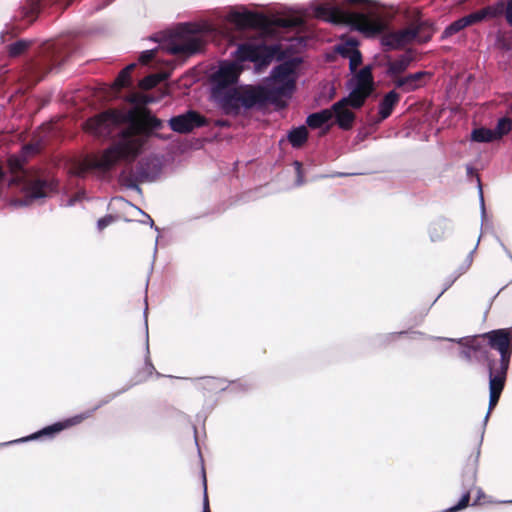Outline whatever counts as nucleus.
<instances>
[{
	"mask_svg": "<svg viewBox=\"0 0 512 512\" xmlns=\"http://www.w3.org/2000/svg\"><path fill=\"white\" fill-rule=\"evenodd\" d=\"M301 61L300 57H293L274 66L265 82L241 85V66L222 60L209 77V98L222 114L232 117L263 111L268 106L285 109L296 90V68Z\"/></svg>",
	"mask_w": 512,
	"mask_h": 512,
	"instance_id": "nucleus-1",
	"label": "nucleus"
},
{
	"mask_svg": "<svg viewBox=\"0 0 512 512\" xmlns=\"http://www.w3.org/2000/svg\"><path fill=\"white\" fill-rule=\"evenodd\" d=\"M79 49L77 39L70 36L39 44L33 56L24 63L19 75L20 80L34 86L49 72L59 69Z\"/></svg>",
	"mask_w": 512,
	"mask_h": 512,
	"instance_id": "nucleus-2",
	"label": "nucleus"
},
{
	"mask_svg": "<svg viewBox=\"0 0 512 512\" xmlns=\"http://www.w3.org/2000/svg\"><path fill=\"white\" fill-rule=\"evenodd\" d=\"M285 51L280 44H240L237 49L232 53L234 60L243 69L244 62H252L254 64L255 73H262L274 61L284 63L288 60L285 59ZM292 58H290L291 60Z\"/></svg>",
	"mask_w": 512,
	"mask_h": 512,
	"instance_id": "nucleus-3",
	"label": "nucleus"
},
{
	"mask_svg": "<svg viewBox=\"0 0 512 512\" xmlns=\"http://www.w3.org/2000/svg\"><path fill=\"white\" fill-rule=\"evenodd\" d=\"M164 163L161 156L150 154L142 157L135 168H125L119 174V183L128 190L142 194L139 183H153L161 175Z\"/></svg>",
	"mask_w": 512,
	"mask_h": 512,
	"instance_id": "nucleus-4",
	"label": "nucleus"
},
{
	"mask_svg": "<svg viewBox=\"0 0 512 512\" xmlns=\"http://www.w3.org/2000/svg\"><path fill=\"white\" fill-rule=\"evenodd\" d=\"M127 390H128V388H122L115 393L107 395L104 399H102L96 406H94L90 410H87L80 414L74 415V416L64 419L62 421H57L55 423L47 425V426L39 429L38 431L31 433L30 435L21 437L19 439L11 440L8 442H4L2 445H14V444L26 443V442L37 441V440H42V439H53L57 434H59L63 430H65L69 427H72L74 425L80 424L85 419L91 417L95 411H97L102 406L108 404L114 398H116L117 396L126 392Z\"/></svg>",
	"mask_w": 512,
	"mask_h": 512,
	"instance_id": "nucleus-5",
	"label": "nucleus"
},
{
	"mask_svg": "<svg viewBox=\"0 0 512 512\" xmlns=\"http://www.w3.org/2000/svg\"><path fill=\"white\" fill-rule=\"evenodd\" d=\"M20 185L24 196L16 199L14 205L26 207L36 200L47 198L56 190L57 182L46 171L34 170L21 177Z\"/></svg>",
	"mask_w": 512,
	"mask_h": 512,
	"instance_id": "nucleus-6",
	"label": "nucleus"
},
{
	"mask_svg": "<svg viewBox=\"0 0 512 512\" xmlns=\"http://www.w3.org/2000/svg\"><path fill=\"white\" fill-rule=\"evenodd\" d=\"M160 47L169 54L190 57L202 52L204 41L191 24L185 23L173 35L161 41Z\"/></svg>",
	"mask_w": 512,
	"mask_h": 512,
	"instance_id": "nucleus-7",
	"label": "nucleus"
},
{
	"mask_svg": "<svg viewBox=\"0 0 512 512\" xmlns=\"http://www.w3.org/2000/svg\"><path fill=\"white\" fill-rule=\"evenodd\" d=\"M491 349L496 350L499 361H496V371L508 373L512 356V329L499 328L488 331L482 335Z\"/></svg>",
	"mask_w": 512,
	"mask_h": 512,
	"instance_id": "nucleus-8",
	"label": "nucleus"
},
{
	"mask_svg": "<svg viewBox=\"0 0 512 512\" xmlns=\"http://www.w3.org/2000/svg\"><path fill=\"white\" fill-rule=\"evenodd\" d=\"M137 156V149L129 137H125L106 148L99 161L105 170H111L120 162H132Z\"/></svg>",
	"mask_w": 512,
	"mask_h": 512,
	"instance_id": "nucleus-9",
	"label": "nucleus"
},
{
	"mask_svg": "<svg viewBox=\"0 0 512 512\" xmlns=\"http://www.w3.org/2000/svg\"><path fill=\"white\" fill-rule=\"evenodd\" d=\"M429 339L435 341H448L454 342L461 346L459 351L460 357L463 358L467 363L473 361L480 362L485 360L487 362V370L489 371V363L493 361L496 364V359L491 358L489 352L483 347L478 341L477 337H462V338H449L439 336H428Z\"/></svg>",
	"mask_w": 512,
	"mask_h": 512,
	"instance_id": "nucleus-10",
	"label": "nucleus"
},
{
	"mask_svg": "<svg viewBox=\"0 0 512 512\" xmlns=\"http://www.w3.org/2000/svg\"><path fill=\"white\" fill-rule=\"evenodd\" d=\"M208 124L209 120L194 109L172 116L168 121L170 129L179 134L190 133L195 129L208 126Z\"/></svg>",
	"mask_w": 512,
	"mask_h": 512,
	"instance_id": "nucleus-11",
	"label": "nucleus"
},
{
	"mask_svg": "<svg viewBox=\"0 0 512 512\" xmlns=\"http://www.w3.org/2000/svg\"><path fill=\"white\" fill-rule=\"evenodd\" d=\"M507 374L505 372L496 371V366L493 361L489 363V372H488V386H489V402H488V411L483 419V427L482 432H485V427L489 420L490 414L492 410L496 407L499 402L500 396L504 390Z\"/></svg>",
	"mask_w": 512,
	"mask_h": 512,
	"instance_id": "nucleus-12",
	"label": "nucleus"
},
{
	"mask_svg": "<svg viewBox=\"0 0 512 512\" xmlns=\"http://www.w3.org/2000/svg\"><path fill=\"white\" fill-rule=\"evenodd\" d=\"M228 16L230 20L243 27L253 26L264 18L261 13L251 11L246 6L231 7Z\"/></svg>",
	"mask_w": 512,
	"mask_h": 512,
	"instance_id": "nucleus-13",
	"label": "nucleus"
},
{
	"mask_svg": "<svg viewBox=\"0 0 512 512\" xmlns=\"http://www.w3.org/2000/svg\"><path fill=\"white\" fill-rule=\"evenodd\" d=\"M147 310H148V307L146 306V308L144 309V312H143V315H144V324H145V355H144V369L145 371L147 372V375L146 376H142V373L141 372H138L137 373V379L132 382L130 385H128L126 388H128V390L133 387L134 385L136 384H139V383H142L144 381L147 380L148 376H151L153 374H155L157 377H161L162 374L157 372L155 370V367L153 365V363L151 362V359H150V349H149V333H148V320H147Z\"/></svg>",
	"mask_w": 512,
	"mask_h": 512,
	"instance_id": "nucleus-14",
	"label": "nucleus"
},
{
	"mask_svg": "<svg viewBox=\"0 0 512 512\" xmlns=\"http://www.w3.org/2000/svg\"><path fill=\"white\" fill-rule=\"evenodd\" d=\"M413 61L414 57L410 52L403 53L394 60L391 58V62H387L388 69L385 70V75L394 81L409 68Z\"/></svg>",
	"mask_w": 512,
	"mask_h": 512,
	"instance_id": "nucleus-15",
	"label": "nucleus"
},
{
	"mask_svg": "<svg viewBox=\"0 0 512 512\" xmlns=\"http://www.w3.org/2000/svg\"><path fill=\"white\" fill-rule=\"evenodd\" d=\"M86 130L97 138H107L111 134V126L107 118L96 115L85 122Z\"/></svg>",
	"mask_w": 512,
	"mask_h": 512,
	"instance_id": "nucleus-16",
	"label": "nucleus"
},
{
	"mask_svg": "<svg viewBox=\"0 0 512 512\" xmlns=\"http://www.w3.org/2000/svg\"><path fill=\"white\" fill-rule=\"evenodd\" d=\"M431 73L427 71H418L415 73H409L406 76L398 77L393 81L394 86L398 89H403L406 92L415 91L419 87H421L420 81L427 76H430Z\"/></svg>",
	"mask_w": 512,
	"mask_h": 512,
	"instance_id": "nucleus-17",
	"label": "nucleus"
},
{
	"mask_svg": "<svg viewBox=\"0 0 512 512\" xmlns=\"http://www.w3.org/2000/svg\"><path fill=\"white\" fill-rule=\"evenodd\" d=\"M351 89L348 96L342 97L338 101L332 104V109L334 111L339 110L340 108H344L346 106H350L354 109H360L366 100V95L362 94L359 87H348Z\"/></svg>",
	"mask_w": 512,
	"mask_h": 512,
	"instance_id": "nucleus-18",
	"label": "nucleus"
},
{
	"mask_svg": "<svg viewBox=\"0 0 512 512\" xmlns=\"http://www.w3.org/2000/svg\"><path fill=\"white\" fill-rule=\"evenodd\" d=\"M452 231L453 224L446 218L434 220L428 228L429 237L432 242L443 240L446 236L450 235Z\"/></svg>",
	"mask_w": 512,
	"mask_h": 512,
	"instance_id": "nucleus-19",
	"label": "nucleus"
},
{
	"mask_svg": "<svg viewBox=\"0 0 512 512\" xmlns=\"http://www.w3.org/2000/svg\"><path fill=\"white\" fill-rule=\"evenodd\" d=\"M400 101V94L395 90H391L384 95L378 105L379 121L387 119L393 112L394 108Z\"/></svg>",
	"mask_w": 512,
	"mask_h": 512,
	"instance_id": "nucleus-20",
	"label": "nucleus"
},
{
	"mask_svg": "<svg viewBox=\"0 0 512 512\" xmlns=\"http://www.w3.org/2000/svg\"><path fill=\"white\" fill-rule=\"evenodd\" d=\"M372 69L373 65L364 66L353 78L348 80L347 87H359L360 90L371 87L374 83Z\"/></svg>",
	"mask_w": 512,
	"mask_h": 512,
	"instance_id": "nucleus-21",
	"label": "nucleus"
},
{
	"mask_svg": "<svg viewBox=\"0 0 512 512\" xmlns=\"http://www.w3.org/2000/svg\"><path fill=\"white\" fill-rule=\"evenodd\" d=\"M333 109H321L317 112L310 113L306 117V125L311 129H319L326 125L333 118Z\"/></svg>",
	"mask_w": 512,
	"mask_h": 512,
	"instance_id": "nucleus-22",
	"label": "nucleus"
},
{
	"mask_svg": "<svg viewBox=\"0 0 512 512\" xmlns=\"http://www.w3.org/2000/svg\"><path fill=\"white\" fill-rule=\"evenodd\" d=\"M194 381L198 382V387L206 390L208 392H222L226 391L229 385H226V380L213 378V377H203L196 378Z\"/></svg>",
	"mask_w": 512,
	"mask_h": 512,
	"instance_id": "nucleus-23",
	"label": "nucleus"
},
{
	"mask_svg": "<svg viewBox=\"0 0 512 512\" xmlns=\"http://www.w3.org/2000/svg\"><path fill=\"white\" fill-rule=\"evenodd\" d=\"M287 139L293 148L302 147L308 140L306 125L292 127L287 133Z\"/></svg>",
	"mask_w": 512,
	"mask_h": 512,
	"instance_id": "nucleus-24",
	"label": "nucleus"
},
{
	"mask_svg": "<svg viewBox=\"0 0 512 512\" xmlns=\"http://www.w3.org/2000/svg\"><path fill=\"white\" fill-rule=\"evenodd\" d=\"M333 117H335L338 127L343 130L350 129L356 118L355 114L350 110L345 109V107L333 111Z\"/></svg>",
	"mask_w": 512,
	"mask_h": 512,
	"instance_id": "nucleus-25",
	"label": "nucleus"
},
{
	"mask_svg": "<svg viewBox=\"0 0 512 512\" xmlns=\"http://www.w3.org/2000/svg\"><path fill=\"white\" fill-rule=\"evenodd\" d=\"M470 139L477 143H490L496 141L492 130L484 126L474 128L471 131Z\"/></svg>",
	"mask_w": 512,
	"mask_h": 512,
	"instance_id": "nucleus-26",
	"label": "nucleus"
},
{
	"mask_svg": "<svg viewBox=\"0 0 512 512\" xmlns=\"http://www.w3.org/2000/svg\"><path fill=\"white\" fill-rule=\"evenodd\" d=\"M32 41L27 39H18L7 46V53L10 57L15 58L24 54L30 49Z\"/></svg>",
	"mask_w": 512,
	"mask_h": 512,
	"instance_id": "nucleus-27",
	"label": "nucleus"
},
{
	"mask_svg": "<svg viewBox=\"0 0 512 512\" xmlns=\"http://www.w3.org/2000/svg\"><path fill=\"white\" fill-rule=\"evenodd\" d=\"M512 129V121L509 117L504 116L498 119L496 126L491 129L492 133L497 140L502 139L505 135H507Z\"/></svg>",
	"mask_w": 512,
	"mask_h": 512,
	"instance_id": "nucleus-28",
	"label": "nucleus"
},
{
	"mask_svg": "<svg viewBox=\"0 0 512 512\" xmlns=\"http://www.w3.org/2000/svg\"><path fill=\"white\" fill-rule=\"evenodd\" d=\"M466 22L464 20V17H461L453 22H451L443 31L442 33V39L448 38L458 32H460L462 29L466 28Z\"/></svg>",
	"mask_w": 512,
	"mask_h": 512,
	"instance_id": "nucleus-29",
	"label": "nucleus"
},
{
	"mask_svg": "<svg viewBox=\"0 0 512 512\" xmlns=\"http://www.w3.org/2000/svg\"><path fill=\"white\" fill-rule=\"evenodd\" d=\"M43 146L44 142L42 139L24 145L22 147L23 158L27 160L30 156L40 153Z\"/></svg>",
	"mask_w": 512,
	"mask_h": 512,
	"instance_id": "nucleus-30",
	"label": "nucleus"
},
{
	"mask_svg": "<svg viewBox=\"0 0 512 512\" xmlns=\"http://www.w3.org/2000/svg\"><path fill=\"white\" fill-rule=\"evenodd\" d=\"M407 333H408V331L384 333V334L377 335L375 339L380 345H387L390 342L394 341L397 337H400Z\"/></svg>",
	"mask_w": 512,
	"mask_h": 512,
	"instance_id": "nucleus-31",
	"label": "nucleus"
},
{
	"mask_svg": "<svg viewBox=\"0 0 512 512\" xmlns=\"http://www.w3.org/2000/svg\"><path fill=\"white\" fill-rule=\"evenodd\" d=\"M162 80L160 74H150L140 80L139 85L143 89H151L155 87Z\"/></svg>",
	"mask_w": 512,
	"mask_h": 512,
	"instance_id": "nucleus-32",
	"label": "nucleus"
},
{
	"mask_svg": "<svg viewBox=\"0 0 512 512\" xmlns=\"http://www.w3.org/2000/svg\"><path fill=\"white\" fill-rule=\"evenodd\" d=\"M115 82L119 88L129 87L132 84L130 73L122 69L121 72L118 74Z\"/></svg>",
	"mask_w": 512,
	"mask_h": 512,
	"instance_id": "nucleus-33",
	"label": "nucleus"
},
{
	"mask_svg": "<svg viewBox=\"0 0 512 512\" xmlns=\"http://www.w3.org/2000/svg\"><path fill=\"white\" fill-rule=\"evenodd\" d=\"M463 17H464L467 27L470 25H474V24L484 21L483 15H482V12L480 9L477 11H474L472 13H469Z\"/></svg>",
	"mask_w": 512,
	"mask_h": 512,
	"instance_id": "nucleus-34",
	"label": "nucleus"
},
{
	"mask_svg": "<svg viewBox=\"0 0 512 512\" xmlns=\"http://www.w3.org/2000/svg\"><path fill=\"white\" fill-rule=\"evenodd\" d=\"M459 278V274H455L454 272L449 275L444 280V287L442 291L438 294V296L435 298V300L432 302V305L436 303V301L454 284V282Z\"/></svg>",
	"mask_w": 512,
	"mask_h": 512,
	"instance_id": "nucleus-35",
	"label": "nucleus"
},
{
	"mask_svg": "<svg viewBox=\"0 0 512 512\" xmlns=\"http://www.w3.org/2000/svg\"><path fill=\"white\" fill-rule=\"evenodd\" d=\"M202 485H203V509L202 512H211L207 495V479L204 467H202Z\"/></svg>",
	"mask_w": 512,
	"mask_h": 512,
	"instance_id": "nucleus-36",
	"label": "nucleus"
},
{
	"mask_svg": "<svg viewBox=\"0 0 512 512\" xmlns=\"http://www.w3.org/2000/svg\"><path fill=\"white\" fill-rule=\"evenodd\" d=\"M347 59H349V67L353 71L356 66L362 63V54L360 50H354L348 55Z\"/></svg>",
	"mask_w": 512,
	"mask_h": 512,
	"instance_id": "nucleus-37",
	"label": "nucleus"
},
{
	"mask_svg": "<svg viewBox=\"0 0 512 512\" xmlns=\"http://www.w3.org/2000/svg\"><path fill=\"white\" fill-rule=\"evenodd\" d=\"M230 385V390L232 392H244V391H248L250 388H251V384L247 381H231L229 383Z\"/></svg>",
	"mask_w": 512,
	"mask_h": 512,
	"instance_id": "nucleus-38",
	"label": "nucleus"
},
{
	"mask_svg": "<svg viewBox=\"0 0 512 512\" xmlns=\"http://www.w3.org/2000/svg\"><path fill=\"white\" fill-rule=\"evenodd\" d=\"M293 165L295 167V172H296L295 186L300 187L305 183L304 174H303V170H302V164H301V162L295 160L293 162Z\"/></svg>",
	"mask_w": 512,
	"mask_h": 512,
	"instance_id": "nucleus-39",
	"label": "nucleus"
},
{
	"mask_svg": "<svg viewBox=\"0 0 512 512\" xmlns=\"http://www.w3.org/2000/svg\"><path fill=\"white\" fill-rule=\"evenodd\" d=\"M477 182H478V197H479V205H480V212H481V219L483 220L486 216V208H485V201L483 196V189L482 184L480 181L479 176H477Z\"/></svg>",
	"mask_w": 512,
	"mask_h": 512,
	"instance_id": "nucleus-40",
	"label": "nucleus"
},
{
	"mask_svg": "<svg viewBox=\"0 0 512 512\" xmlns=\"http://www.w3.org/2000/svg\"><path fill=\"white\" fill-rule=\"evenodd\" d=\"M115 220H116V217L114 215L107 214L98 219L97 228L101 231V230L105 229L106 227H108L109 225H111L113 222H115Z\"/></svg>",
	"mask_w": 512,
	"mask_h": 512,
	"instance_id": "nucleus-41",
	"label": "nucleus"
},
{
	"mask_svg": "<svg viewBox=\"0 0 512 512\" xmlns=\"http://www.w3.org/2000/svg\"><path fill=\"white\" fill-rule=\"evenodd\" d=\"M387 62H391V56L389 54H384L382 56H375L371 65H373V67H385L388 69Z\"/></svg>",
	"mask_w": 512,
	"mask_h": 512,
	"instance_id": "nucleus-42",
	"label": "nucleus"
},
{
	"mask_svg": "<svg viewBox=\"0 0 512 512\" xmlns=\"http://www.w3.org/2000/svg\"><path fill=\"white\" fill-rule=\"evenodd\" d=\"M156 51H157V48H153V49H146L144 51H142L139 55V62L142 63V64H146L147 62H149L150 60H152L156 54Z\"/></svg>",
	"mask_w": 512,
	"mask_h": 512,
	"instance_id": "nucleus-43",
	"label": "nucleus"
},
{
	"mask_svg": "<svg viewBox=\"0 0 512 512\" xmlns=\"http://www.w3.org/2000/svg\"><path fill=\"white\" fill-rule=\"evenodd\" d=\"M491 6L494 9V13L496 14L497 18L501 17L503 14L506 15L507 1L505 2L504 0H498Z\"/></svg>",
	"mask_w": 512,
	"mask_h": 512,
	"instance_id": "nucleus-44",
	"label": "nucleus"
},
{
	"mask_svg": "<svg viewBox=\"0 0 512 512\" xmlns=\"http://www.w3.org/2000/svg\"><path fill=\"white\" fill-rule=\"evenodd\" d=\"M147 123L152 130H160L164 127V122L154 115L147 118Z\"/></svg>",
	"mask_w": 512,
	"mask_h": 512,
	"instance_id": "nucleus-45",
	"label": "nucleus"
},
{
	"mask_svg": "<svg viewBox=\"0 0 512 512\" xmlns=\"http://www.w3.org/2000/svg\"><path fill=\"white\" fill-rule=\"evenodd\" d=\"M480 10L482 12L484 21L497 18L491 5H488Z\"/></svg>",
	"mask_w": 512,
	"mask_h": 512,
	"instance_id": "nucleus-46",
	"label": "nucleus"
},
{
	"mask_svg": "<svg viewBox=\"0 0 512 512\" xmlns=\"http://www.w3.org/2000/svg\"><path fill=\"white\" fill-rule=\"evenodd\" d=\"M359 45V41L353 37L348 38L347 40L341 42V49L348 47L353 50H359L357 47Z\"/></svg>",
	"mask_w": 512,
	"mask_h": 512,
	"instance_id": "nucleus-47",
	"label": "nucleus"
},
{
	"mask_svg": "<svg viewBox=\"0 0 512 512\" xmlns=\"http://www.w3.org/2000/svg\"><path fill=\"white\" fill-rule=\"evenodd\" d=\"M137 209H138V211H139L142 215H144V216L146 217V219H147L146 221H141V223H143V224H148V225H149L151 228H153L155 231L159 232V231H160V229H159V227L155 226V223H154L153 219H152V218H151V217H150L146 212H144L143 210H141L140 208H137Z\"/></svg>",
	"mask_w": 512,
	"mask_h": 512,
	"instance_id": "nucleus-48",
	"label": "nucleus"
},
{
	"mask_svg": "<svg viewBox=\"0 0 512 512\" xmlns=\"http://www.w3.org/2000/svg\"><path fill=\"white\" fill-rule=\"evenodd\" d=\"M335 50L341 55L343 58H347L352 51H354L352 48L345 47L341 49V43L337 44L335 47Z\"/></svg>",
	"mask_w": 512,
	"mask_h": 512,
	"instance_id": "nucleus-49",
	"label": "nucleus"
},
{
	"mask_svg": "<svg viewBox=\"0 0 512 512\" xmlns=\"http://www.w3.org/2000/svg\"><path fill=\"white\" fill-rule=\"evenodd\" d=\"M215 127L219 128H229L231 126V122L227 119H216L213 122Z\"/></svg>",
	"mask_w": 512,
	"mask_h": 512,
	"instance_id": "nucleus-50",
	"label": "nucleus"
},
{
	"mask_svg": "<svg viewBox=\"0 0 512 512\" xmlns=\"http://www.w3.org/2000/svg\"><path fill=\"white\" fill-rule=\"evenodd\" d=\"M479 241H480V237L478 238V241L476 243V245L474 246V248L469 252V254L467 255L464 263H466L467 265L471 266L472 264V261H473V254L474 252L476 251L477 247H478V244H479Z\"/></svg>",
	"mask_w": 512,
	"mask_h": 512,
	"instance_id": "nucleus-51",
	"label": "nucleus"
},
{
	"mask_svg": "<svg viewBox=\"0 0 512 512\" xmlns=\"http://www.w3.org/2000/svg\"><path fill=\"white\" fill-rule=\"evenodd\" d=\"M469 265H467L466 263H462L459 268L454 272L455 274H459V277L464 274L468 269H469Z\"/></svg>",
	"mask_w": 512,
	"mask_h": 512,
	"instance_id": "nucleus-52",
	"label": "nucleus"
},
{
	"mask_svg": "<svg viewBox=\"0 0 512 512\" xmlns=\"http://www.w3.org/2000/svg\"><path fill=\"white\" fill-rule=\"evenodd\" d=\"M485 496V493L483 492V490L481 488L478 489L477 491V498L475 499V501L470 504L471 506H475L478 504V502Z\"/></svg>",
	"mask_w": 512,
	"mask_h": 512,
	"instance_id": "nucleus-53",
	"label": "nucleus"
},
{
	"mask_svg": "<svg viewBox=\"0 0 512 512\" xmlns=\"http://www.w3.org/2000/svg\"><path fill=\"white\" fill-rule=\"evenodd\" d=\"M498 242H499L500 246L502 247V249L504 250L505 254L512 261V253L510 252V250L505 246V244L499 238H498Z\"/></svg>",
	"mask_w": 512,
	"mask_h": 512,
	"instance_id": "nucleus-54",
	"label": "nucleus"
},
{
	"mask_svg": "<svg viewBox=\"0 0 512 512\" xmlns=\"http://www.w3.org/2000/svg\"><path fill=\"white\" fill-rule=\"evenodd\" d=\"M157 251H158V237L156 238L155 246H154V250H153V260H152V264H151V270L153 269V265H154V262H155V259H156Z\"/></svg>",
	"mask_w": 512,
	"mask_h": 512,
	"instance_id": "nucleus-55",
	"label": "nucleus"
},
{
	"mask_svg": "<svg viewBox=\"0 0 512 512\" xmlns=\"http://www.w3.org/2000/svg\"><path fill=\"white\" fill-rule=\"evenodd\" d=\"M156 102V99L154 97H151V96H144L143 97V103L144 104H150V103H154Z\"/></svg>",
	"mask_w": 512,
	"mask_h": 512,
	"instance_id": "nucleus-56",
	"label": "nucleus"
},
{
	"mask_svg": "<svg viewBox=\"0 0 512 512\" xmlns=\"http://www.w3.org/2000/svg\"><path fill=\"white\" fill-rule=\"evenodd\" d=\"M466 173H467L468 176L473 175L475 173V169L472 166L467 165Z\"/></svg>",
	"mask_w": 512,
	"mask_h": 512,
	"instance_id": "nucleus-57",
	"label": "nucleus"
},
{
	"mask_svg": "<svg viewBox=\"0 0 512 512\" xmlns=\"http://www.w3.org/2000/svg\"><path fill=\"white\" fill-rule=\"evenodd\" d=\"M136 67V64L135 63H131L129 65H127L124 70L127 71L128 73H131V71Z\"/></svg>",
	"mask_w": 512,
	"mask_h": 512,
	"instance_id": "nucleus-58",
	"label": "nucleus"
},
{
	"mask_svg": "<svg viewBox=\"0 0 512 512\" xmlns=\"http://www.w3.org/2000/svg\"><path fill=\"white\" fill-rule=\"evenodd\" d=\"M349 173H343V172H337L336 174L332 175L331 177H345L349 176Z\"/></svg>",
	"mask_w": 512,
	"mask_h": 512,
	"instance_id": "nucleus-59",
	"label": "nucleus"
},
{
	"mask_svg": "<svg viewBox=\"0 0 512 512\" xmlns=\"http://www.w3.org/2000/svg\"><path fill=\"white\" fill-rule=\"evenodd\" d=\"M150 40H151V41H154V42H160V40H159V38H158V36H157V35H152V36H150Z\"/></svg>",
	"mask_w": 512,
	"mask_h": 512,
	"instance_id": "nucleus-60",
	"label": "nucleus"
},
{
	"mask_svg": "<svg viewBox=\"0 0 512 512\" xmlns=\"http://www.w3.org/2000/svg\"><path fill=\"white\" fill-rule=\"evenodd\" d=\"M330 129L329 125H326L325 128L322 130L321 135H325Z\"/></svg>",
	"mask_w": 512,
	"mask_h": 512,
	"instance_id": "nucleus-61",
	"label": "nucleus"
},
{
	"mask_svg": "<svg viewBox=\"0 0 512 512\" xmlns=\"http://www.w3.org/2000/svg\"><path fill=\"white\" fill-rule=\"evenodd\" d=\"M411 333L415 336H424L425 335L423 332H420V331H412Z\"/></svg>",
	"mask_w": 512,
	"mask_h": 512,
	"instance_id": "nucleus-62",
	"label": "nucleus"
},
{
	"mask_svg": "<svg viewBox=\"0 0 512 512\" xmlns=\"http://www.w3.org/2000/svg\"><path fill=\"white\" fill-rule=\"evenodd\" d=\"M75 201H76V199H70V200L68 201V206H72V205H74Z\"/></svg>",
	"mask_w": 512,
	"mask_h": 512,
	"instance_id": "nucleus-63",
	"label": "nucleus"
},
{
	"mask_svg": "<svg viewBox=\"0 0 512 512\" xmlns=\"http://www.w3.org/2000/svg\"><path fill=\"white\" fill-rule=\"evenodd\" d=\"M507 5L512 6V0H507Z\"/></svg>",
	"mask_w": 512,
	"mask_h": 512,
	"instance_id": "nucleus-64",
	"label": "nucleus"
}]
</instances>
